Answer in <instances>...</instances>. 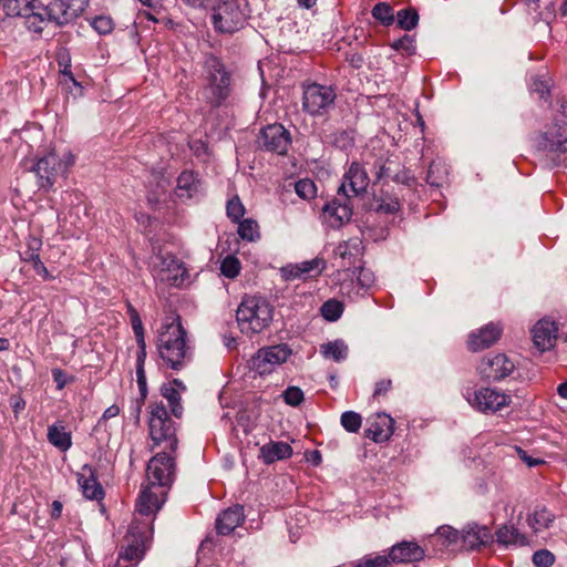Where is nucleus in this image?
Returning <instances> with one entry per match:
<instances>
[{
  "mask_svg": "<svg viewBox=\"0 0 567 567\" xmlns=\"http://www.w3.org/2000/svg\"><path fill=\"white\" fill-rule=\"evenodd\" d=\"M148 429L154 445L165 444L164 451L153 456L146 468L148 484L157 488L168 489L175 475V452L178 440L174 422L168 416L164 403L154 402L150 404Z\"/></svg>",
  "mask_w": 567,
  "mask_h": 567,
  "instance_id": "1",
  "label": "nucleus"
},
{
  "mask_svg": "<svg viewBox=\"0 0 567 567\" xmlns=\"http://www.w3.org/2000/svg\"><path fill=\"white\" fill-rule=\"evenodd\" d=\"M187 332L177 316L172 322L162 324L156 347L161 359L173 370H179L190 357L186 341Z\"/></svg>",
  "mask_w": 567,
  "mask_h": 567,
  "instance_id": "2",
  "label": "nucleus"
},
{
  "mask_svg": "<svg viewBox=\"0 0 567 567\" xmlns=\"http://www.w3.org/2000/svg\"><path fill=\"white\" fill-rule=\"evenodd\" d=\"M274 308L269 301L259 296H246L240 302L236 318L245 333H259L272 320Z\"/></svg>",
  "mask_w": 567,
  "mask_h": 567,
  "instance_id": "3",
  "label": "nucleus"
},
{
  "mask_svg": "<svg viewBox=\"0 0 567 567\" xmlns=\"http://www.w3.org/2000/svg\"><path fill=\"white\" fill-rule=\"evenodd\" d=\"M205 70L206 84L203 87V97L209 106L216 109L230 95L231 76L226 71L224 63L214 55L206 59Z\"/></svg>",
  "mask_w": 567,
  "mask_h": 567,
  "instance_id": "4",
  "label": "nucleus"
},
{
  "mask_svg": "<svg viewBox=\"0 0 567 567\" xmlns=\"http://www.w3.org/2000/svg\"><path fill=\"white\" fill-rule=\"evenodd\" d=\"M212 11L214 30L221 34L239 31L249 17L247 0H216Z\"/></svg>",
  "mask_w": 567,
  "mask_h": 567,
  "instance_id": "5",
  "label": "nucleus"
},
{
  "mask_svg": "<svg viewBox=\"0 0 567 567\" xmlns=\"http://www.w3.org/2000/svg\"><path fill=\"white\" fill-rule=\"evenodd\" d=\"M302 110L311 116H320L334 104L337 93L332 86L319 83L302 85Z\"/></svg>",
  "mask_w": 567,
  "mask_h": 567,
  "instance_id": "6",
  "label": "nucleus"
},
{
  "mask_svg": "<svg viewBox=\"0 0 567 567\" xmlns=\"http://www.w3.org/2000/svg\"><path fill=\"white\" fill-rule=\"evenodd\" d=\"M87 6L89 0H53L49 4H43L39 0L38 9H41L51 22L64 25L81 16Z\"/></svg>",
  "mask_w": 567,
  "mask_h": 567,
  "instance_id": "7",
  "label": "nucleus"
},
{
  "mask_svg": "<svg viewBox=\"0 0 567 567\" xmlns=\"http://www.w3.org/2000/svg\"><path fill=\"white\" fill-rule=\"evenodd\" d=\"M290 354L291 351L286 344L261 348L252 355L249 365L260 375L268 374L276 365L286 362Z\"/></svg>",
  "mask_w": 567,
  "mask_h": 567,
  "instance_id": "8",
  "label": "nucleus"
},
{
  "mask_svg": "<svg viewBox=\"0 0 567 567\" xmlns=\"http://www.w3.org/2000/svg\"><path fill=\"white\" fill-rule=\"evenodd\" d=\"M147 538L146 525L140 526L138 524L133 523L124 539L125 545L122 546L118 559L136 565L144 555Z\"/></svg>",
  "mask_w": 567,
  "mask_h": 567,
  "instance_id": "9",
  "label": "nucleus"
},
{
  "mask_svg": "<svg viewBox=\"0 0 567 567\" xmlns=\"http://www.w3.org/2000/svg\"><path fill=\"white\" fill-rule=\"evenodd\" d=\"M515 370L514 362L505 353H495L482 358L477 371L482 379L498 382L511 375Z\"/></svg>",
  "mask_w": 567,
  "mask_h": 567,
  "instance_id": "10",
  "label": "nucleus"
},
{
  "mask_svg": "<svg viewBox=\"0 0 567 567\" xmlns=\"http://www.w3.org/2000/svg\"><path fill=\"white\" fill-rule=\"evenodd\" d=\"M352 198L338 195L322 207V218L331 228H340L351 220L353 215Z\"/></svg>",
  "mask_w": 567,
  "mask_h": 567,
  "instance_id": "11",
  "label": "nucleus"
},
{
  "mask_svg": "<svg viewBox=\"0 0 567 567\" xmlns=\"http://www.w3.org/2000/svg\"><path fill=\"white\" fill-rule=\"evenodd\" d=\"M467 401L472 408L482 413H495L508 406L512 400L505 392L492 388H481Z\"/></svg>",
  "mask_w": 567,
  "mask_h": 567,
  "instance_id": "12",
  "label": "nucleus"
},
{
  "mask_svg": "<svg viewBox=\"0 0 567 567\" xmlns=\"http://www.w3.org/2000/svg\"><path fill=\"white\" fill-rule=\"evenodd\" d=\"M369 182L370 178L364 167L359 162H352L338 187V195L358 197L367 192Z\"/></svg>",
  "mask_w": 567,
  "mask_h": 567,
  "instance_id": "13",
  "label": "nucleus"
},
{
  "mask_svg": "<svg viewBox=\"0 0 567 567\" xmlns=\"http://www.w3.org/2000/svg\"><path fill=\"white\" fill-rule=\"evenodd\" d=\"M259 145L265 151L285 155L291 145V135L282 124H270L260 131Z\"/></svg>",
  "mask_w": 567,
  "mask_h": 567,
  "instance_id": "14",
  "label": "nucleus"
},
{
  "mask_svg": "<svg viewBox=\"0 0 567 567\" xmlns=\"http://www.w3.org/2000/svg\"><path fill=\"white\" fill-rule=\"evenodd\" d=\"M503 334V326L489 322L468 333L466 346L471 352H478L494 346Z\"/></svg>",
  "mask_w": 567,
  "mask_h": 567,
  "instance_id": "15",
  "label": "nucleus"
},
{
  "mask_svg": "<svg viewBox=\"0 0 567 567\" xmlns=\"http://www.w3.org/2000/svg\"><path fill=\"white\" fill-rule=\"evenodd\" d=\"M326 268L323 258L316 257L311 260H305L298 264H288L280 269L284 280L292 281L296 279H308L319 276Z\"/></svg>",
  "mask_w": 567,
  "mask_h": 567,
  "instance_id": "16",
  "label": "nucleus"
},
{
  "mask_svg": "<svg viewBox=\"0 0 567 567\" xmlns=\"http://www.w3.org/2000/svg\"><path fill=\"white\" fill-rule=\"evenodd\" d=\"M534 347L540 352L553 349L558 338V323L548 318L538 320L530 330Z\"/></svg>",
  "mask_w": 567,
  "mask_h": 567,
  "instance_id": "17",
  "label": "nucleus"
},
{
  "mask_svg": "<svg viewBox=\"0 0 567 567\" xmlns=\"http://www.w3.org/2000/svg\"><path fill=\"white\" fill-rule=\"evenodd\" d=\"M462 547L466 550L480 549L493 543V535L488 527L478 524H467L461 532Z\"/></svg>",
  "mask_w": 567,
  "mask_h": 567,
  "instance_id": "18",
  "label": "nucleus"
},
{
  "mask_svg": "<svg viewBox=\"0 0 567 567\" xmlns=\"http://www.w3.org/2000/svg\"><path fill=\"white\" fill-rule=\"evenodd\" d=\"M167 491L148 484L136 501V511L141 515L150 516L159 511L165 502Z\"/></svg>",
  "mask_w": 567,
  "mask_h": 567,
  "instance_id": "19",
  "label": "nucleus"
},
{
  "mask_svg": "<svg viewBox=\"0 0 567 567\" xmlns=\"http://www.w3.org/2000/svg\"><path fill=\"white\" fill-rule=\"evenodd\" d=\"M394 431V420L385 414L378 413L365 429V436L375 443L388 441Z\"/></svg>",
  "mask_w": 567,
  "mask_h": 567,
  "instance_id": "20",
  "label": "nucleus"
},
{
  "mask_svg": "<svg viewBox=\"0 0 567 567\" xmlns=\"http://www.w3.org/2000/svg\"><path fill=\"white\" fill-rule=\"evenodd\" d=\"M245 519L244 508L235 505L223 511L216 518L215 529L218 535H230Z\"/></svg>",
  "mask_w": 567,
  "mask_h": 567,
  "instance_id": "21",
  "label": "nucleus"
},
{
  "mask_svg": "<svg viewBox=\"0 0 567 567\" xmlns=\"http://www.w3.org/2000/svg\"><path fill=\"white\" fill-rule=\"evenodd\" d=\"M61 167L62 163L54 153H49L40 158L34 166V172L43 181L41 186H52Z\"/></svg>",
  "mask_w": 567,
  "mask_h": 567,
  "instance_id": "22",
  "label": "nucleus"
},
{
  "mask_svg": "<svg viewBox=\"0 0 567 567\" xmlns=\"http://www.w3.org/2000/svg\"><path fill=\"white\" fill-rule=\"evenodd\" d=\"M391 563L420 561L424 557V550L414 542H401L390 550Z\"/></svg>",
  "mask_w": 567,
  "mask_h": 567,
  "instance_id": "23",
  "label": "nucleus"
},
{
  "mask_svg": "<svg viewBox=\"0 0 567 567\" xmlns=\"http://www.w3.org/2000/svg\"><path fill=\"white\" fill-rule=\"evenodd\" d=\"M545 147L555 153H567V122H555L544 133Z\"/></svg>",
  "mask_w": 567,
  "mask_h": 567,
  "instance_id": "24",
  "label": "nucleus"
},
{
  "mask_svg": "<svg viewBox=\"0 0 567 567\" xmlns=\"http://www.w3.org/2000/svg\"><path fill=\"white\" fill-rule=\"evenodd\" d=\"M292 455V447L286 442H269L259 450V458L265 464H272L276 461L286 460Z\"/></svg>",
  "mask_w": 567,
  "mask_h": 567,
  "instance_id": "25",
  "label": "nucleus"
},
{
  "mask_svg": "<svg viewBox=\"0 0 567 567\" xmlns=\"http://www.w3.org/2000/svg\"><path fill=\"white\" fill-rule=\"evenodd\" d=\"M496 542L503 546H526L528 538L525 534L520 533L516 527L503 525L495 532Z\"/></svg>",
  "mask_w": 567,
  "mask_h": 567,
  "instance_id": "26",
  "label": "nucleus"
},
{
  "mask_svg": "<svg viewBox=\"0 0 567 567\" xmlns=\"http://www.w3.org/2000/svg\"><path fill=\"white\" fill-rule=\"evenodd\" d=\"M199 190V179L193 171H183L177 177L176 195L192 198Z\"/></svg>",
  "mask_w": 567,
  "mask_h": 567,
  "instance_id": "27",
  "label": "nucleus"
},
{
  "mask_svg": "<svg viewBox=\"0 0 567 567\" xmlns=\"http://www.w3.org/2000/svg\"><path fill=\"white\" fill-rule=\"evenodd\" d=\"M48 441L62 452L69 450L72 445L71 433L65 430L64 425L56 423L49 426Z\"/></svg>",
  "mask_w": 567,
  "mask_h": 567,
  "instance_id": "28",
  "label": "nucleus"
},
{
  "mask_svg": "<svg viewBox=\"0 0 567 567\" xmlns=\"http://www.w3.org/2000/svg\"><path fill=\"white\" fill-rule=\"evenodd\" d=\"M39 0H0V7L7 16L23 17L29 10L38 8Z\"/></svg>",
  "mask_w": 567,
  "mask_h": 567,
  "instance_id": "29",
  "label": "nucleus"
},
{
  "mask_svg": "<svg viewBox=\"0 0 567 567\" xmlns=\"http://www.w3.org/2000/svg\"><path fill=\"white\" fill-rule=\"evenodd\" d=\"M79 485L82 488L83 495L89 499H101L103 497L102 485L97 482L96 477L90 471V475L81 474L79 476Z\"/></svg>",
  "mask_w": 567,
  "mask_h": 567,
  "instance_id": "30",
  "label": "nucleus"
},
{
  "mask_svg": "<svg viewBox=\"0 0 567 567\" xmlns=\"http://www.w3.org/2000/svg\"><path fill=\"white\" fill-rule=\"evenodd\" d=\"M555 519V515L549 512L546 507L536 508L532 515H529L527 523L530 528L538 533L543 529L548 528Z\"/></svg>",
  "mask_w": 567,
  "mask_h": 567,
  "instance_id": "31",
  "label": "nucleus"
},
{
  "mask_svg": "<svg viewBox=\"0 0 567 567\" xmlns=\"http://www.w3.org/2000/svg\"><path fill=\"white\" fill-rule=\"evenodd\" d=\"M41 9L29 10L27 13H23L25 19V27L29 31L34 33H41L48 22H51L47 14L42 13Z\"/></svg>",
  "mask_w": 567,
  "mask_h": 567,
  "instance_id": "32",
  "label": "nucleus"
},
{
  "mask_svg": "<svg viewBox=\"0 0 567 567\" xmlns=\"http://www.w3.org/2000/svg\"><path fill=\"white\" fill-rule=\"evenodd\" d=\"M161 393L167 400L172 414L179 419L183 414L179 390L172 384H163Z\"/></svg>",
  "mask_w": 567,
  "mask_h": 567,
  "instance_id": "33",
  "label": "nucleus"
},
{
  "mask_svg": "<svg viewBox=\"0 0 567 567\" xmlns=\"http://www.w3.org/2000/svg\"><path fill=\"white\" fill-rule=\"evenodd\" d=\"M237 224V233L243 240L255 241L260 238L259 225L255 219L244 218Z\"/></svg>",
  "mask_w": 567,
  "mask_h": 567,
  "instance_id": "34",
  "label": "nucleus"
},
{
  "mask_svg": "<svg viewBox=\"0 0 567 567\" xmlns=\"http://www.w3.org/2000/svg\"><path fill=\"white\" fill-rule=\"evenodd\" d=\"M321 353L323 357L341 361L347 358L348 347L341 340H334L321 346Z\"/></svg>",
  "mask_w": 567,
  "mask_h": 567,
  "instance_id": "35",
  "label": "nucleus"
},
{
  "mask_svg": "<svg viewBox=\"0 0 567 567\" xmlns=\"http://www.w3.org/2000/svg\"><path fill=\"white\" fill-rule=\"evenodd\" d=\"M396 19L401 29L411 31L417 25L419 14L414 8H406L398 12Z\"/></svg>",
  "mask_w": 567,
  "mask_h": 567,
  "instance_id": "36",
  "label": "nucleus"
},
{
  "mask_svg": "<svg viewBox=\"0 0 567 567\" xmlns=\"http://www.w3.org/2000/svg\"><path fill=\"white\" fill-rule=\"evenodd\" d=\"M372 17L385 27L391 25L394 21L393 9L385 2H379L373 7Z\"/></svg>",
  "mask_w": 567,
  "mask_h": 567,
  "instance_id": "37",
  "label": "nucleus"
},
{
  "mask_svg": "<svg viewBox=\"0 0 567 567\" xmlns=\"http://www.w3.org/2000/svg\"><path fill=\"white\" fill-rule=\"evenodd\" d=\"M42 248V240L35 236H28L25 238V247L20 252L21 259L27 262L35 257H39V252Z\"/></svg>",
  "mask_w": 567,
  "mask_h": 567,
  "instance_id": "38",
  "label": "nucleus"
},
{
  "mask_svg": "<svg viewBox=\"0 0 567 567\" xmlns=\"http://www.w3.org/2000/svg\"><path fill=\"white\" fill-rule=\"evenodd\" d=\"M342 312L343 305L342 302L336 299L327 300L321 307L322 317L331 322L338 320L341 317Z\"/></svg>",
  "mask_w": 567,
  "mask_h": 567,
  "instance_id": "39",
  "label": "nucleus"
},
{
  "mask_svg": "<svg viewBox=\"0 0 567 567\" xmlns=\"http://www.w3.org/2000/svg\"><path fill=\"white\" fill-rule=\"evenodd\" d=\"M434 537L442 540L445 546L455 545L461 540V532L451 526H441L437 528Z\"/></svg>",
  "mask_w": 567,
  "mask_h": 567,
  "instance_id": "40",
  "label": "nucleus"
},
{
  "mask_svg": "<svg viewBox=\"0 0 567 567\" xmlns=\"http://www.w3.org/2000/svg\"><path fill=\"white\" fill-rule=\"evenodd\" d=\"M446 175V168L440 162H432L426 174V182L432 186H441Z\"/></svg>",
  "mask_w": 567,
  "mask_h": 567,
  "instance_id": "41",
  "label": "nucleus"
},
{
  "mask_svg": "<svg viewBox=\"0 0 567 567\" xmlns=\"http://www.w3.org/2000/svg\"><path fill=\"white\" fill-rule=\"evenodd\" d=\"M340 422L347 432L357 433L361 427L362 417L357 412L347 411L341 414Z\"/></svg>",
  "mask_w": 567,
  "mask_h": 567,
  "instance_id": "42",
  "label": "nucleus"
},
{
  "mask_svg": "<svg viewBox=\"0 0 567 567\" xmlns=\"http://www.w3.org/2000/svg\"><path fill=\"white\" fill-rule=\"evenodd\" d=\"M401 209V203L396 197L389 195L381 196L378 199L377 213L381 214H396Z\"/></svg>",
  "mask_w": 567,
  "mask_h": 567,
  "instance_id": "43",
  "label": "nucleus"
},
{
  "mask_svg": "<svg viewBox=\"0 0 567 567\" xmlns=\"http://www.w3.org/2000/svg\"><path fill=\"white\" fill-rule=\"evenodd\" d=\"M226 212L228 218L234 223H239L243 219L246 209L239 197L236 195L227 202Z\"/></svg>",
  "mask_w": 567,
  "mask_h": 567,
  "instance_id": "44",
  "label": "nucleus"
},
{
  "mask_svg": "<svg viewBox=\"0 0 567 567\" xmlns=\"http://www.w3.org/2000/svg\"><path fill=\"white\" fill-rule=\"evenodd\" d=\"M240 261L235 256H227L220 265L221 274L227 278H236L240 272Z\"/></svg>",
  "mask_w": 567,
  "mask_h": 567,
  "instance_id": "45",
  "label": "nucleus"
},
{
  "mask_svg": "<svg viewBox=\"0 0 567 567\" xmlns=\"http://www.w3.org/2000/svg\"><path fill=\"white\" fill-rule=\"evenodd\" d=\"M126 308H127V315L130 317V321H131L135 338L136 339L145 338L143 322H142L138 311L133 307V305L131 302L126 303Z\"/></svg>",
  "mask_w": 567,
  "mask_h": 567,
  "instance_id": "46",
  "label": "nucleus"
},
{
  "mask_svg": "<svg viewBox=\"0 0 567 567\" xmlns=\"http://www.w3.org/2000/svg\"><path fill=\"white\" fill-rule=\"evenodd\" d=\"M296 193L303 199H310L316 196L317 187L311 179H300L295 185Z\"/></svg>",
  "mask_w": 567,
  "mask_h": 567,
  "instance_id": "47",
  "label": "nucleus"
},
{
  "mask_svg": "<svg viewBox=\"0 0 567 567\" xmlns=\"http://www.w3.org/2000/svg\"><path fill=\"white\" fill-rule=\"evenodd\" d=\"M286 404L298 406L305 399L303 392L298 386H288L282 393Z\"/></svg>",
  "mask_w": 567,
  "mask_h": 567,
  "instance_id": "48",
  "label": "nucleus"
},
{
  "mask_svg": "<svg viewBox=\"0 0 567 567\" xmlns=\"http://www.w3.org/2000/svg\"><path fill=\"white\" fill-rule=\"evenodd\" d=\"M391 560L390 556L378 555L374 557L368 556L355 564V567H389Z\"/></svg>",
  "mask_w": 567,
  "mask_h": 567,
  "instance_id": "49",
  "label": "nucleus"
},
{
  "mask_svg": "<svg viewBox=\"0 0 567 567\" xmlns=\"http://www.w3.org/2000/svg\"><path fill=\"white\" fill-rule=\"evenodd\" d=\"M533 563L536 567H551L555 563V556L548 549H539L534 553Z\"/></svg>",
  "mask_w": 567,
  "mask_h": 567,
  "instance_id": "50",
  "label": "nucleus"
},
{
  "mask_svg": "<svg viewBox=\"0 0 567 567\" xmlns=\"http://www.w3.org/2000/svg\"><path fill=\"white\" fill-rule=\"evenodd\" d=\"M92 27L100 34H109L112 32L114 23L110 17L100 16L94 18V20L92 21Z\"/></svg>",
  "mask_w": 567,
  "mask_h": 567,
  "instance_id": "51",
  "label": "nucleus"
},
{
  "mask_svg": "<svg viewBox=\"0 0 567 567\" xmlns=\"http://www.w3.org/2000/svg\"><path fill=\"white\" fill-rule=\"evenodd\" d=\"M392 48L398 51H403L408 54L414 53L415 47H414V39L410 35H404L401 39L396 40Z\"/></svg>",
  "mask_w": 567,
  "mask_h": 567,
  "instance_id": "52",
  "label": "nucleus"
},
{
  "mask_svg": "<svg viewBox=\"0 0 567 567\" xmlns=\"http://www.w3.org/2000/svg\"><path fill=\"white\" fill-rule=\"evenodd\" d=\"M360 245L361 243L358 239L343 241L337 247V254L344 259L348 255H352L351 248L359 252Z\"/></svg>",
  "mask_w": 567,
  "mask_h": 567,
  "instance_id": "53",
  "label": "nucleus"
},
{
  "mask_svg": "<svg viewBox=\"0 0 567 567\" xmlns=\"http://www.w3.org/2000/svg\"><path fill=\"white\" fill-rule=\"evenodd\" d=\"M532 90L539 95L540 99L547 101L550 96V89L545 81L534 80Z\"/></svg>",
  "mask_w": 567,
  "mask_h": 567,
  "instance_id": "54",
  "label": "nucleus"
},
{
  "mask_svg": "<svg viewBox=\"0 0 567 567\" xmlns=\"http://www.w3.org/2000/svg\"><path fill=\"white\" fill-rule=\"evenodd\" d=\"M136 382L138 385L141 400L144 401L147 396V382L145 369H136Z\"/></svg>",
  "mask_w": 567,
  "mask_h": 567,
  "instance_id": "55",
  "label": "nucleus"
},
{
  "mask_svg": "<svg viewBox=\"0 0 567 567\" xmlns=\"http://www.w3.org/2000/svg\"><path fill=\"white\" fill-rule=\"evenodd\" d=\"M138 351L136 354V369H144L146 360V343L145 338L136 339Z\"/></svg>",
  "mask_w": 567,
  "mask_h": 567,
  "instance_id": "56",
  "label": "nucleus"
},
{
  "mask_svg": "<svg viewBox=\"0 0 567 567\" xmlns=\"http://www.w3.org/2000/svg\"><path fill=\"white\" fill-rule=\"evenodd\" d=\"M392 388V381L390 379H383L375 383L373 398L385 396Z\"/></svg>",
  "mask_w": 567,
  "mask_h": 567,
  "instance_id": "57",
  "label": "nucleus"
},
{
  "mask_svg": "<svg viewBox=\"0 0 567 567\" xmlns=\"http://www.w3.org/2000/svg\"><path fill=\"white\" fill-rule=\"evenodd\" d=\"M52 377H53L54 382L56 383L58 390H62L66 385V383H68L66 374L61 369H54L52 371Z\"/></svg>",
  "mask_w": 567,
  "mask_h": 567,
  "instance_id": "58",
  "label": "nucleus"
},
{
  "mask_svg": "<svg viewBox=\"0 0 567 567\" xmlns=\"http://www.w3.org/2000/svg\"><path fill=\"white\" fill-rule=\"evenodd\" d=\"M557 112L567 118V96L559 95L556 97Z\"/></svg>",
  "mask_w": 567,
  "mask_h": 567,
  "instance_id": "59",
  "label": "nucleus"
},
{
  "mask_svg": "<svg viewBox=\"0 0 567 567\" xmlns=\"http://www.w3.org/2000/svg\"><path fill=\"white\" fill-rule=\"evenodd\" d=\"M118 414H120V408L116 404H113V405L109 406L104 411V413H103L101 420L99 421V423H101L102 421H107V420H110L112 417H115Z\"/></svg>",
  "mask_w": 567,
  "mask_h": 567,
  "instance_id": "60",
  "label": "nucleus"
},
{
  "mask_svg": "<svg viewBox=\"0 0 567 567\" xmlns=\"http://www.w3.org/2000/svg\"><path fill=\"white\" fill-rule=\"evenodd\" d=\"M70 62V60L68 61ZM61 74L64 79H68L69 81H71L74 85H79V83L76 82L75 78L73 76V73L71 71V64L70 63H65L63 65V69L61 70Z\"/></svg>",
  "mask_w": 567,
  "mask_h": 567,
  "instance_id": "61",
  "label": "nucleus"
},
{
  "mask_svg": "<svg viewBox=\"0 0 567 567\" xmlns=\"http://www.w3.org/2000/svg\"><path fill=\"white\" fill-rule=\"evenodd\" d=\"M517 452L523 461L527 463L528 466H534L540 463L538 460H534L533 457L528 456L527 453L522 450L520 447H517Z\"/></svg>",
  "mask_w": 567,
  "mask_h": 567,
  "instance_id": "62",
  "label": "nucleus"
},
{
  "mask_svg": "<svg viewBox=\"0 0 567 567\" xmlns=\"http://www.w3.org/2000/svg\"><path fill=\"white\" fill-rule=\"evenodd\" d=\"M28 262L32 265L37 274L40 272L43 268H45L44 264L41 261L40 256L29 260Z\"/></svg>",
  "mask_w": 567,
  "mask_h": 567,
  "instance_id": "63",
  "label": "nucleus"
},
{
  "mask_svg": "<svg viewBox=\"0 0 567 567\" xmlns=\"http://www.w3.org/2000/svg\"><path fill=\"white\" fill-rule=\"evenodd\" d=\"M28 262L32 265L37 274L40 272L43 268H45L44 264L41 261L40 256L29 260Z\"/></svg>",
  "mask_w": 567,
  "mask_h": 567,
  "instance_id": "64",
  "label": "nucleus"
}]
</instances>
